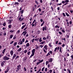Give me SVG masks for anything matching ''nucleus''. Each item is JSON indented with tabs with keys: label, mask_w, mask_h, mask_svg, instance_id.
Returning a JSON list of instances; mask_svg holds the SVG:
<instances>
[{
	"label": "nucleus",
	"mask_w": 73,
	"mask_h": 73,
	"mask_svg": "<svg viewBox=\"0 0 73 73\" xmlns=\"http://www.w3.org/2000/svg\"><path fill=\"white\" fill-rule=\"evenodd\" d=\"M24 70H25V72H26L27 71V69H26L25 67H24Z\"/></svg>",
	"instance_id": "obj_51"
},
{
	"label": "nucleus",
	"mask_w": 73,
	"mask_h": 73,
	"mask_svg": "<svg viewBox=\"0 0 73 73\" xmlns=\"http://www.w3.org/2000/svg\"><path fill=\"white\" fill-rule=\"evenodd\" d=\"M62 14L63 16H64V17H65L66 16V15H65V13H63Z\"/></svg>",
	"instance_id": "obj_42"
},
{
	"label": "nucleus",
	"mask_w": 73,
	"mask_h": 73,
	"mask_svg": "<svg viewBox=\"0 0 73 73\" xmlns=\"http://www.w3.org/2000/svg\"><path fill=\"white\" fill-rule=\"evenodd\" d=\"M35 50H36L35 49H33L32 51V53H35Z\"/></svg>",
	"instance_id": "obj_14"
},
{
	"label": "nucleus",
	"mask_w": 73,
	"mask_h": 73,
	"mask_svg": "<svg viewBox=\"0 0 73 73\" xmlns=\"http://www.w3.org/2000/svg\"><path fill=\"white\" fill-rule=\"evenodd\" d=\"M66 15L67 16H69V15L67 13H66Z\"/></svg>",
	"instance_id": "obj_30"
},
{
	"label": "nucleus",
	"mask_w": 73,
	"mask_h": 73,
	"mask_svg": "<svg viewBox=\"0 0 73 73\" xmlns=\"http://www.w3.org/2000/svg\"><path fill=\"white\" fill-rule=\"evenodd\" d=\"M69 23L70 25H71V24H72V21H70L69 22Z\"/></svg>",
	"instance_id": "obj_46"
},
{
	"label": "nucleus",
	"mask_w": 73,
	"mask_h": 73,
	"mask_svg": "<svg viewBox=\"0 0 73 73\" xmlns=\"http://www.w3.org/2000/svg\"><path fill=\"white\" fill-rule=\"evenodd\" d=\"M62 4H64V3H66L65 1H63L62 2Z\"/></svg>",
	"instance_id": "obj_45"
},
{
	"label": "nucleus",
	"mask_w": 73,
	"mask_h": 73,
	"mask_svg": "<svg viewBox=\"0 0 73 73\" xmlns=\"http://www.w3.org/2000/svg\"><path fill=\"white\" fill-rule=\"evenodd\" d=\"M44 48V49H45L46 50H47V49H48V48H47V46L46 45L44 46V48Z\"/></svg>",
	"instance_id": "obj_9"
},
{
	"label": "nucleus",
	"mask_w": 73,
	"mask_h": 73,
	"mask_svg": "<svg viewBox=\"0 0 73 73\" xmlns=\"http://www.w3.org/2000/svg\"><path fill=\"white\" fill-rule=\"evenodd\" d=\"M43 23H42V24L40 25L41 26V27H42V26H43V25H44V24L45 23V22L44 21H43Z\"/></svg>",
	"instance_id": "obj_29"
},
{
	"label": "nucleus",
	"mask_w": 73,
	"mask_h": 73,
	"mask_svg": "<svg viewBox=\"0 0 73 73\" xmlns=\"http://www.w3.org/2000/svg\"><path fill=\"white\" fill-rule=\"evenodd\" d=\"M49 72H50V73H52V70H50Z\"/></svg>",
	"instance_id": "obj_49"
},
{
	"label": "nucleus",
	"mask_w": 73,
	"mask_h": 73,
	"mask_svg": "<svg viewBox=\"0 0 73 73\" xmlns=\"http://www.w3.org/2000/svg\"><path fill=\"white\" fill-rule=\"evenodd\" d=\"M38 61H39L38 62L36 63V65H38V64H40V63L41 62H42L43 61H44V60L42 59V60H40V59H38Z\"/></svg>",
	"instance_id": "obj_1"
},
{
	"label": "nucleus",
	"mask_w": 73,
	"mask_h": 73,
	"mask_svg": "<svg viewBox=\"0 0 73 73\" xmlns=\"http://www.w3.org/2000/svg\"><path fill=\"white\" fill-rule=\"evenodd\" d=\"M8 27L9 28H11L12 27V25H9Z\"/></svg>",
	"instance_id": "obj_27"
},
{
	"label": "nucleus",
	"mask_w": 73,
	"mask_h": 73,
	"mask_svg": "<svg viewBox=\"0 0 73 73\" xmlns=\"http://www.w3.org/2000/svg\"><path fill=\"white\" fill-rule=\"evenodd\" d=\"M58 33L59 34H60V35H62V33H61V32H60L59 31L58 32Z\"/></svg>",
	"instance_id": "obj_59"
},
{
	"label": "nucleus",
	"mask_w": 73,
	"mask_h": 73,
	"mask_svg": "<svg viewBox=\"0 0 73 73\" xmlns=\"http://www.w3.org/2000/svg\"><path fill=\"white\" fill-rule=\"evenodd\" d=\"M65 46V45L64 44H62V47H64V46Z\"/></svg>",
	"instance_id": "obj_57"
},
{
	"label": "nucleus",
	"mask_w": 73,
	"mask_h": 73,
	"mask_svg": "<svg viewBox=\"0 0 73 73\" xmlns=\"http://www.w3.org/2000/svg\"><path fill=\"white\" fill-rule=\"evenodd\" d=\"M60 49V47H56L55 48V49L54 50V52H56V50H58Z\"/></svg>",
	"instance_id": "obj_6"
},
{
	"label": "nucleus",
	"mask_w": 73,
	"mask_h": 73,
	"mask_svg": "<svg viewBox=\"0 0 73 73\" xmlns=\"http://www.w3.org/2000/svg\"><path fill=\"white\" fill-rule=\"evenodd\" d=\"M39 48V47L38 46H36V47H35V49L37 50Z\"/></svg>",
	"instance_id": "obj_22"
},
{
	"label": "nucleus",
	"mask_w": 73,
	"mask_h": 73,
	"mask_svg": "<svg viewBox=\"0 0 73 73\" xmlns=\"http://www.w3.org/2000/svg\"><path fill=\"white\" fill-rule=\"evenodd\" d=\"M10 54L11 56H12L13 54V50H11L10 52Z\"/></svg>",
	"instance_id": "obj_12"
},
{
	"label": "nucleus",
	"mask_w": 73,
	"mask_h": 73,
	"mask_svg": "<svg viewBox=\"0 0 73 73\" xmlns=\"http://www.w3.org/2000/svg\"><path fill=\"white\" fill-rule=\"evenodd\" d=\"M19 4V3L16 2L15 3V5H18Z\"/></svg>",
	"instance_id": "obj_50"
},
{
	"label": "nucleus",
	"mask_w": 73,
	"mask_h": 73,
	"mask_svg": "<svg viewBox=\"0 0 73 73\" xmlns=\"http://www.w3.org/2000/svg\"><path fill=\"white\" fill-rule=\"evenodd\" d=\"M45 69V67L43 68L42 69V72L43 71H44V70Z\"/></svg>",
	"instance_id": "obj_55"
},
{
	"label": "nucleus",
	"mask_w": 73,
	"mask_h": 73,
	"mask_svg": "<svg viewBox=\"0 0 73 73\" xmlns=\"http://www.w3.org/2000/svg\"><path fill=\"white\" fill-rule=\"evenodd\" d=\"M16 54H14L13 55V60L14 58H15L16 57Z\"/></svg>",
	"instance_id": "obj_8"
},
{
	"label": "nucleus",
	"mask_w": 73,
	"mask_h": 73,
	"mask_svg": "<svg viewBox=\"0 0 73 73\" xmlns=\"http://www.w3.org/2000/svg\"><path fill=\"white\" fill-rule=\"evenodd\" d=\"M28 42V40H26L25 42V44H26V43H27V42Z\"/></svg>",
	"instance_id": "obj_63"
},
{
	"label": "nucleus",
	"mask_w": 73,
	"mask_h": 73,
	"mask_svg": "<svg viewBox=\"0 0 73 73\" xmlns=\"http://www.w3.org/2000/svg\"><path fill=\"white\" fill-rule=\"evenodd\" d=\"M27 33V32L24 31V34H23L24 36H25Z\"/></svg>",
	"instance_id": "obj_16"
},
{
	"label": "nucleus",
	"mask_w": 73,
	"mask_h": 73,
	"mask_svg": "<svg viewBox=\"0 0 73 73\" xmlns=\"http://www.w3.org/2000/svg\"><path fill=\"white\" fill-rule=\"evenodd\" d=\"M9 71V70L8 69H7L6 71H5V73H7V72H8Z\"/></svg>",
	"instance_id": "obj_26"
},
{
	"label": "nucleus",
	"mask_w": 73,
	"mask_h": 73,
	"mask_svg": "<svg viewBox=\"0 0 73 73\" xmlns=\"http://www.w3.org/2000/svg\"><path fill=\"white\" fill-rule=\"evenodd\" d=\"M5 50H6V49H5L3 50V51L2 53L3 54H4L5 52Z\"/></svg>",
	"instance_id": "obj_19"
},
{
	"label": "nucleus",
	"mask_w": 73,
	"mask_h": 73,
	"mask_svg": "<svg viewBox=\"0 0 73 73\" xmlns=\"http://www.w3.org/2000/svg\"><path fill=\"white\" fill-rule=\"evenodd\" d=\"M48 45L50 47V48H52V46H53L52 45V43H49Z\"/></svg>",
	"instance_id": "obj_11"
},
{
	"label": "nucleus",
	"mask_w": 73,
	"mask_h": 73,
	"mask_svg": "<svg viewBox=\"0 0 73 73\" xmlns=\"http://www.w3.org/2000/svg\"><path fill=\"white\" fill-rule=\"evenodd\" d=\"M36 19H34V21H33L32 24L31 25H32V24H33L35 23V21H36Z\"/></svg>",
	"instance_id": "obj_15"
},
{
	"label": "nucleus",
	"mask_w": 73,
	"mask_h": 73,
	"mask_svg": "<svg viewBox=\"0 0 73 73\" xmlns=\"http://www.w3.org/2000/svg\"><path fill=\"white\" fill-rule=\"evenodd\" d=\"M5 25H6V23H4L3 24V26H5Z\"/></svg>",
	"instance_id": "obj_52"
},
{
	"label": "nucleus",
	"mask_w": 73,
	"mask_h": 73,
	"mask_svg": "<svg viewBox=\"0 0 73 73\" xmlns=\"http://www.w3.org/2000/svg\"><path fill=\"white\" fill-rule=\"evenodd\" d=\"M50 54L48 52V53L47 54L46 56L47 57V56H48L50 55Z\"/></svg>",
	"instance_id": "obj_47"
},
{
	"label": "nucleus",
	"mask_w": 73,
	"mask_h": 73,
	"mask_svg": "<svg viewBox=\"0 0 73 73\" xmlns=\"http://www.w3.org/2000/svg\"><path fill=\"white\" fill-rule=\"evenodd\" d=\"M21 50V48H19L18 50H17V51L18 52H20Z\"/></svg>",
	"instance_id": "obj_23"
},
{
	"label": "nucleus",
	"mask_w": 73,
	"mask_h": 73,
	"mask_svg": "<svg viewBox=\"0 0 73 73\" xmlns=\"http://www.w3.org/2000/svg\"><path fill=\"white\" fill-rule=\"evenodd\" d=\"M3 59L4 60H8L9 59V58H8L7 56H5L3 57Z\"/></svg>",
	"instance_id": "obj_3"
},
{
	"label": "nucleus",
	"mask_w": 73,
	"mask_h": 73,
	"mask_svg": "<svg viewBox=\"0 0 73 73\" xmlns=\"http://www.w3.org/2000/svg\"><path fill=\"white\" fill-rule=\"evenodd\" d=\"M49 64V62L48 61H46V65H47Z\"/></svg>",
	"instance_id": "obj_35"
},
{
	"label": "nucleus",
	"mask_w": 73,
	"mask_h": 73,
	"mask_svg": "<svg viewBox=\"0 0 73 73\" xmlns=\"http://www.w3.org/2000/svg\"><path fill=\"white\" fill-rule=\"evenodd\" d=\"M47 70H48V69L47 68H46L45 69V70L46 72L47 71Z\"/></svg>",
	"instance_id": "obj_60"
},
{
	"label": "nucleus",
	"mask_w": 73,
	"mask_h": 73,
	"mask_svg": "<svg viewBox=\"0 0 73 73\" xmlns=\"http://www.w3.org/2000/svg\"><path fill=\"white\" fill-rule=\"evenodd\" d=\"M55 28H59V26L58 25H56L55 26Z\"/></svg>",
	"instance_id": "obj_36"
},
{
	"label": "nucleus",
	"mask_w": 73,
	"mask_h": 73,
	"mask_svg": "<svg viewBox=\"0 0 73 73\" xmlns=\"http://www.w3.org/2000/svg\"><path fill=\"white\" fill-rule=\"evenodd\" d=\"M35 2L37 4H39L38 2H37V1L35 0Z\"/></svg>",
	"instance_id": "obj_41"
},
{
	"label": "nucleus",
	"mask_w": 73,
	"mask_h": 73,
	"mask_svg": "<svg viewBox=\"0 0 73 73\" xmlns=\"http://www.w3.org/2000/svg\"><path fill=\"white\" fill-rule=\"evenodd\" d=\"M61 4H62V3L57 4V5H61Z\"/></svg>",
	"instance_id": "obj_53"
},
{
	"label": "nucleus",
	"mask_w": 73,
	"mask_h": 73,
	"mask_svg": "<svg viewBox=\"0 0 73 73\" xmlns=\"http://www.w3.org/2000/svg\"><path fill=\"white\" fill-rule=\"evenodd\" d=\"M37 33H38V34H40V33L41 32L40 31H37Z\"/></svg>",
	"instance_id": "obj_44"
},
{
	"label": "nucleus",
	"mask_w": 73,
	"mask_h": 73,
	"mask_svg": "<svg viewBox=\"0 0 73 73\" xmlns=\"http://www.w3.org/2000/svg\"><path fill=\"white\" fill-rule=\"evenodd\" d=\"M26 47H29L30 45H29V43H27V44H26Z\"/></svg>",
	"instance_id": "obj_10"
},
{
	"label": "nucleus",
	"mask_w": 73,
	"mask_h": 73,
	"mask_svg": "<svg viewBox=\"0 0 73 73\" xmlns=\"http://www.w3.org/2000/svg\"><path fill=\"white\" fill-rule=\"evenodd\" d=\"M21 68V65L19 64L18 66H17V70H16V72H17L18 71H19V69H20Z\"/></svg>",
	"instance_id": "obj_2"
},
{
	"label": "nucleus",
	"mask_w": 73,
	"mask_h": 73,
	"mask_svg": "<svg viewBox=\"0 0 73 73\" xmlns=\"http://www.w3.org/2000/svg\"><path fill=\"white\" fill-rule=\"evenodd\" d=\"M34 54H35V53H32V54L30 58H31V57H32V56H34Z\"/></svg>",
	"instance_id": "obj_24"
},
{
	"label": "nucleus",
	"mask_w": 73,
	"mask_h": 73,
	"mask_svg": "<svg viewBox=\"0 0 73 73\" xmlns=\"http://www.w3.org/2000/svg\"><path fill=\"white\" fill-rule=\"evenodd\" d=\"M27 50H25L24 51V53H27Z\"/></svg>",
	"instance_id": "obj_37"
},
{
	"label": "nucleus",
	"mask_w": 73,
	"mask_h": 73,
	"mask_svg": "<svg viewBox=\"0 0 73 73\" xmlns=\"http://www.w3.org/2000/svg\"><path fill=\"white\" fill-rule=\"evenodd\" d=\"M13 35H11L10 36V38H12V37H13Z\"/></svg>",
	"instance_id": "obj_43"
},
{
	"label": "nucleus",
	"mask_w": 73,
	"mask_h": 73,
	"mask_svg": "<svg viewBox=\"0 0 73 73\" xmlns=\"http://www.w3.org/2000/svg\"><path fill=\"white\" fill-rule=\"evenodd\" d=\"M46 29H47V27L45 26V27H43L42 28V31H46Z\"/></svg>",
	"instance_id": "obj_5"
},
{
	"label": "nucleus",
	"mask_w": 73,
	"mask_h": 73,
	"mask_svg": "<svg viewBox=\"0 0 73 73\" xmlns=\"http://www.w3.org/2000/svg\"><path fill=\"white\" fill-rule=\"evenodd\" d=\"M38 40H39V38H37L35 39V41H38Z\"/></svg>",
	"instance_id": "obj_40"
},
{
	"label": "nucleus",
	"mask_w": 73,
	"mask_h": 73,
	"mask_svg": "<svg viewBox=\"0 0 73 73\" xmlns=\"http://www.w3.org/2000/svg\"><path fill=\"white\" fill-rule=\"evenodd\" d=\"M30 53H31V52L29 51L28 52L27 54H28V55H29V54H30Z\"/></svg>",
	"instance_id": "obj_58"
},
{
	"label": "nucleus",
	"mask_w": 73,
	"mask_h": 73,
	"mask_svg": "<svg viewBox=\"0 0 73 73\" xmlns=\"http://www.w3.org/2000/svg\"><path fill=\"white\" fill-rule=\"evenodd\" d=\"M62 32H63L64 33H65V30L64 29H62Z\"/></svg>",
	"instance_id": "obj_34"
},
{
	"label": "nucleus",
	"mask_w": 73,
	"mask_h": 73,
	"mask_svg": "<svg viewBox=\"0 0 73 73\" xmlns=\"http://www.w3.org/2000/svg\"><path fill=\"white\" fill-rule=\"evenodd\" d=\"M26 26V25H23L22 28H21V29H23V28H25V26Z\"/></svg>",
	"instance_id": "obj_17"
},
{
	"label": "nucleus",
	"mask_w": 73,
	"mask_h": 73,
	"mask_svg": "<svg viewBox=\"0 0 73 73\" xmlns=\"http://www.w3.org/2000/svg\"><path fill=\"white\" fill-rule=\"evenodd\" d=\"M45 42L44 41H43L42 42H41L40 43V44H44V43H45Z\"/></svg>",
	"instance_id": "obj_25"
},
{
	"label": "nucleus",
	"mask_w": 73,
	"mask_h": 73,
	"mask_svg": "<svg viewBox=\"0 0 73 73\" xmlns=\"http://www.w3.org/2000/svg\"><path fill=\"white\" fill-rule=\"evenodd\" d=\"M22 41L23 42H24V41H25V38H23V39Z\"/></svg>",
	"instance_id": "obj_56"
},
{
	"label": "nucleus",
	"mask_w": 73,
	"mask_h": 73,
	"mask_svg": "<svg viewBox=\"0 0 73 73\" xmlns=\"http://www.w3.org/2000/svg\"><path fill=\"white\" fill-rule=\"evenodd\" d=\"M13 42H14V41H11L10 43V44H12L13 43Z\"/></svg>",
	"instance_id": "obj_61"
},
{
	"label": "nucleus",
	"mask_w": 73,
	"mask_h": 73,
	"mask_svg": "<svg viewBox=\"0 0 73 73\" xmlns=\"http://www.w3.org/2000/svg\"><path fill=\"white\" fill-rule=\"evenodd\" d=\"M70 13H73V11L71 10L70 11Z\"/></svg>",
	"instance_id": "obj_64"
},
{
	"label": "nucleus",
	"mask_w": 73,
	"mask_h": 73,
	"mask_svg": "<svg viewBox=\"0 0 73 73\" xmlns=\"http://www.w3.org/2000/svg\"><path fill=\"white\" fill-rule=\"evenodd\" d=\"M67 70L68 71V73H71V72L70 71V70H69V69H67Z\"/></svg>",
	"instance_id": "obj_20"
},
{
	"label": "nucleus",
	"mask_w": 73,
	"mask_h": 73,
	"mask_svg": "<svg viewBox=\"0 0 73 73\" xmlns=\"http://www.w3.org/2000/svg\"><path fill=\"white\" fill-rule=\"evenodd\" d=\"M35 40V38H33L32 40V42H34V41Z\"/></svg>",
	"instance_id": "obj_39"
},
{
	"label": "nucleus",
	"mask_w": 73,
	"mask_h": 73,
	"mask_svg": "<svg viewBox=\"0 0 73 73\" xmlns=\"http://www.w3.org/2000/svg\"><path fill=\"white\" fill-rule=\"evenodd\" d=\"M20 30H18L17 32V33L19 34V33H20Z\"/></svg>",
	"instance_id": "obj_38"
},
{
	"label": "nucleus",
	"mask_w": 73,
	"mask_h": 73,
	"mask_svg": "<svg viewBox=\"0 0 73 73\" xmlns=\"http://www.w3.org/2000/svg\"><path fill=\"white\" fill-rule=\"evenodd\" d=\"M23 12H24V10H22L21 12V14H23Z\"/></svg>",
	"instance_id": "obj_48"
},
{
	"label": "nucleus",
	"mask_w": 73,
	"mask_h": 73,
	"mask_svg": "<svg viewBox=\"0 0 73 73\" xmlns=\"http://www.w3.org/2000/svg\"><path fill=\"white\" fill-rule=\"evenodd\" d=\"M42 39V38H40L39 40V41L40 42H42V40H41Z\"/></svg>",
	"instance_id": "obj_28"
},
{
	"label": "nucleus",
	"mask_w": 73,
	"mask_h": 73,
	"mask_svg": "<svg viewBox=\"0 0 73 73\" xmlns=\"http://www.w3.org/2000/svg\"><path fill=\"white\" fill-rule=\"evenodd\" d=\"M16 45H17V42H15L14 43L13 45L14 46H16Z\"/></svg>",
	"instance_id": "obj_33"
},
{
	"label": "nucleus",
	"mask_w": 73,
	"mask_h": 73,
	"mask_svg": "<svg viewBox=\"0 0 73 73\" xmlns=\"http://www.w3.org/2000/svg\"><path fill=\"white\" fill-rule=\"evenodd\" d=\"M52 58H51L49 60V62H52Z\"/></svg>",
	"instance_id": "obj_18"
},
{
	"label": "nucleus",
	"mask_w": 73,
	"mask_h": 73,
	"mask_svg": "<svg viewBox=\"0 0 73 73\" xmlns=\"http://www.w3.org/2000/svg\"><path fill=\"white\" fill-rule=\"evenodd\" d=\"M1 66H2V67H3V66H4V63L2 62L1 63Z\"/></svg>",
	"instance_id": "obj_13"
},
{
	"label": "nucleus",
	"mask_w": 73,
	"mask_h": 73,
	"mask_svg": "<svg viewBox=\"0 0 73 73\" xmlns=\"http://www.w3.org/2000/svg\"><path fill=\"white\" fill-rule=\"evenodd\" d=\"M43 40H46V38L45 37H44L43 38H42Z\"/></svg>",
	"instance_id": "obj_31"
},
{
	"label": "nucleus",
	"mask_w": 73,
	"mask_h": 73,
	"mask_svg": "<svg viewBox=\"0 0 73 73\" xmlns=\"http://www.w3.org/2000/svg\"><path fill=\"white\" fill-rule=\"evenodd\" d=\"M49 52L50 53V54H52L53 53V52L52 51H50Z\"/></svg>",
	"instance_id": "obj_54"
},
{
	"label": "nucleus",
	"mask_w": 73,
	"mask_h": 73,
	"mask_svg": "<svg viewBox=\"0 0 73 73\" xmlns=\"http://www.w3.org/2000/svg\"><path fill=\"white\" fill-rule=\"evenodd\" d=\"M65 2L66 3H69V0H65Z\"/></svg>",
	"instance_id": "obj_21"
},
{
	"label": "nucleus",
	"mask_w": 73,
	"mask_h": 73,
	"mask_svg": "<svg viewBox=\"0 0 73 73\" xmlns=\"http://www.w3.org/2000/svg\"><path fill=\"white\" fill-rule=\"evenodd\" d=\"M43 50L44 52L45 53H46V50L45 49H44V48H43Z\"/></svg>",
	"instance_id": "obj_32"
},
{
	"label": "nucleus",
	"mask_w": 73,
	"mask_h": 73,
	"mask_svg": "<svg viewBox=\"0 0 73 73\" xmlns=\"http://www.w3.org/2000/svg\"><path fill=\"white\" fill-rule=\"evenodd\" d=\"M24 20V17H21L19 18V20L20 21H22Z\"/></svg>",
	"instance_id": "obj_4"
},
{
	"label": "nucleus",
	"mask_w": 73,
	"mask_h": 73,
	"mask_svg": "<svg viewBox=\"0 0 73 73\" xmlns=\"http://www.w3.org/2000/svg\"><path fill=\"white\" fill-rule=\"evenodd\" d=\"M8 21H9L8 22V24H11V23H12V21H13V20L12 19L9 20Z\"/></svg>",
	"instance_id": "obj_7"
},
{
	"label": "nucleus",
	"mask_w": 73,
	"mask_h": 73,
	"mask_svg": "<svg viewBox=\"0 0 73 73\" xmlns=\"http://www.w3.org/2000/svg\"><path fill=\"white\" fill-rule=\"evenodd\" d=\"M71 57L72 58V60H73V55H71Z\"/></svg>",
	"instance_id": "obj_62"
}]
</instances>
